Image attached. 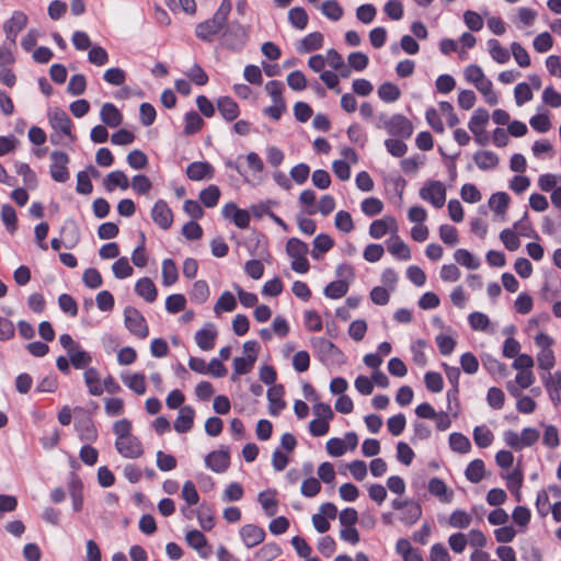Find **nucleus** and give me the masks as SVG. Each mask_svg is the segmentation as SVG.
<instances>
[{
    "label": "nucleus",
    "mask_w": 561,
    "mask_h": 561,
    "mask_svg": "<svg viewBox=\"0 0 561 561\" xmlns=\"http://www.w3.org/2000/svg\"><path fill=\"white\" fill-rule=\"evenodd\" d=\"M231 11L230 0H222L220 7L214 16L205 22L197 24L196 36L202 41L210 42L226 25L228 15Z\"/></svg>",
    "instance_id": "f257e3e1"
},
{
    "label": "nucleus",
    "mask_w": 561,
    "mask_h": 561,
    "mask_svg": "<svg viewBox=\"0 0 561 561\" xmlns=\"http://www.w3.org/2000/svg\"><path fill=\"white\" fill-rule=\"evenodd\" d=\"M465 79L474 85V88L484 96L485 102L495 105L499 102L496 93L493 91V84L489 80L482 68L477 65H470L465 69Z\"/></svg>",
    "instance_id": "f03ea898"
},
{
    "label": "nucleus",
    "mask_w": 561,
    "mask_h": 561,
    "mask_svg": "<svg viewBox=\"0 0 561 561\" xmlns=\"http://www.w3.org/2000/svg\"><path fill=\"white\" fill-rule=\"evenodd\" d=\"M286 252L291 257V268L297 273H307L309 262L306 259L308 245L297 238H290L286 243Z\"/></svg>",
    "instance_id": "7ed1b4c3"
},
{
    "label": "nucleus",
    "mask_w": 561,
    "mask_h": 561,
    "mask_svg": "<svg viewBox=\"0 0 561 561\" xmlns=\"http://www.w3.org/2000/svg\"><path fill=\"white\" fill-rule=\"evenodd\" d=\"M419 195L435 208H442L446 202V187L440 181L428 180L420 188Z\"/></svg>",
    "instance_id": "20e7f679"
},
{
    "label": "nucleus",
    "mask_w": 561,
    "mask_h": 561,
    "mask_svg": "<svg viewBox=\"0 0 561 561\" xmlns=\"http://www.w3.org/2000/svg\"><path fill=\"white\" fill-rule=\"evenodd\" d=\"M49 173L51 179L58 183H65L69 180L70 173L68 163L69 156L64 151H53L50 153Z\"/></svg>",
    "instance_id": "39448f33"
},
{
    "label": "nucleus",
    "mask_w": 561,
    "mask_h": 561,
    "mask_svg": "<svg viewBox=\"0 0 561 561\" xmlns=\"http://www.w3.org/2000/svg\"><path fill=\"white\" fill-rule=\"evenodd\" d=\"M205 465L216 473L225 472L230 466V453L228 448L222 447L209 453L205 457Z\"/></svg>",
    "instance_id": "423d86ee"
},
{
    "label": "nucleus",
    "mask_w": 561,
    "mask_h": 561,
    "mask_svg": "<svg viewBox=\"0 0 561 561\" xmlns=\"http://www.w3.org/2000/svg\"><path fill=\"white\" fill-rule=\"evenodd\" d=\"M398 222L392 216H385L381 219H376L369 226V236L374 239H381L388 232L393 236L398 233Z\"/></svg>",
    "instance_id": "0eeeda50"
},
{
    "label": "nucleus",
    "mask_w": 561,
    "mask_h": 561,
    "mask_svg": "<svg viewBox=\"0 0 561 561\" xmlns=\"http://www.w3.org/2000/svg\"><path fill=\"white\" fill-rule=\"evenodd\" d=\"M49 124L56 131H60L65 136H67L70 140H75L76 136L72 135L73 124L68 116V114L60 108H56L48 116Z\"/></svg>",
    "instance_id": "6e6552de"
},
{
    "label": "nucleus",
    "mask_w": 561,
    "mask_h": 561,
    "mask_svg": "<svg viewBox=\"0 0 561 561\" xmlns=\"http://www.w3.org/2000/svg\"><path fill=\"white\" fill-rule=\"evenodd\" d=\"M27 15L22 11H14L12 16L3 24L5 37L15 44L18 34L27 25Z\"/></svg>",
    "instance_id": "1a4fd4ad"
},
{
    "label": "nucleus",
    "mask_w": 561,
    "mask_h": 561,
    "mask_svg": "<svg viewBox=\"0 0 561 561\" xmlns=\"http://www.w3.org/2000/svg\"><path fill=\"white\" fill-rule=\"evenodd\" d=\"M490 115L484 108H477L468 124L470 131L474 135L476 141L478 144L484 145L485 139L482 138V134L484 131V127L488 124Z\"/></svg>",
    "instance_id": "9d476101"
},
{
    "label": "nucleus",
    "mask_w": 561,
    "mask_h": 561,
    "mask_svg": "<svg viewBox=\"0 0 561 561\" xmlns=\"http://www.w3.org/2000/svg\"><path fill=\"white\" fill-rule=\"evenodd\" d=\"M75 428L82 442L94 443L99 437L96 426L89 415L77 419L75 422Z\"/></svg>",
    "instance_id": "9b49d317"
},
{
    "label": "nucleus",
    "mask_w": 561,
    "mask_h": 561,
    "mask_svg": "<svg viewBox=\"0 0 561 561\" xmlns=\"http://www.w3.org/2000/svg\"><path fill=\"white\" fill-rule=\"evenodd\" d=\"M239 535H240L243 543L248 548H253V547L262 543L265 539L264 529L254 524L243 525L240 528Z\"/></svg>",
    "instance_id": "f8f14e48"
},
{
    "label": "nucleus",
    "mask_w": 561,
    "mask_h": 561,
    "mask_svg": "<svg viewBox=\"0 0 561 561\" xmlns=\"http://www.w3.org/2000/svg\"><path fill=\"white\" fill-rule=\"evenodd\" d=\"M214 174L213 165L206 161L192 162L186 168V175L192 181L211 180Z\"/></svg>",
    "instance_id": "ddd939ff"
},
{
    "label": "nucleus",
    "mask_w": 561,
    "mask_h": 561,
    "mask_svg": "<svg viewBox=\"0 0 561 561\" xmlns=\"http://www.w3.org/2000/svg\"><path fill=\"white\" fill-rule=\"evenodd\" d=\"M152 220L162 229H169L173 222V214L168 204L158 201L151 210Z\"/></svg>",
    "instance_id": "4468645a"
},
{
    "label": "nucleus",
    "mask_w": 561,
    "mask_h": 561,
    "mask_svg": "<svg viewBox=\"0 0 561 561\" xmlns=\"http://www.w3.org/2000/svg\"><path fill=\"white\" fill-rule=\"evenodd\" d=\"M386 128L389 134L404 138H409L413 133L411 122L402 115L392 116L386 124Z\"/></svg>",
    "instance_id": "2eb2a0df"
},
{
    "label": "nucleus",
    "mask_w": 561,
    "mask_h": 561,
    "mask_svg": "<svg viewBox=\"0 0 561 561\" xmlns=\"http://www.w3.org/2000/svg\"><path fill=\"white\" fill-rule=\"evenodd\" d=\"M218 335L217 329L213 323H206L195 334V342L203 351H210L215 346V341Z\"/></svg>",
    "instance_id": "dca6fc26"
},
{
    "label": "nucleus",
    "mask_w": 561,
    "mask_h": 561,
    "mask_svg": "<svg viewBox=\"0 0 561 561\" xmlns=\"http://www.w3.org/2000/svg\"><path fill=\"white\" fill-rule=\"evenodd\" d=\"M195 410L190 405L180 408L179 414L173 423V427L178 433H187L194 424Z\"/></svg>",
    "instance_id": "f3484780"
},
{
    "label": "nucleus",
    "mask_w": 561,
    "mask_h": 561,
    "mask_svg": "<svg viewBox=\"0 0 561 561\" xmlns=\"http://www.w3.org/2000/svg\"><path fill=\"white\" fill-rule=\"evenodd\" d=\"M100 118L106 126L116 128L123 122V114L115 104L106 102L101 107Z\"/></svg>",
    "instance_id": "a211bd4d"
},
{
    "label": "nucleus",
    "mask_w": 561,
    "mask_h": 561,
    "mask_svg": "<svg viewBox=\"0 0 561 561\" xmlns=\"http://www.w3.org/2000/svg\"><path fill=\"white\" fill-rule=\"evenodd\" d=\"M283 396L284 387L282 385H274L267 390L271 414L277 415L286 407Z\"/></svg>",
    "instance_id": "6ab92c4d"
},
{
    "label": "nucleus",
    "mask_w": 561,
    "mask_h": 561,
    "mask_svg": "<svg viewBox=\"0 0 561 561\" xmlns=\"http://www.w3.org/2000/svg\"><path fill=\"white\" fill-rule=\"evenodd\" d=\"M387 248L389 253L400 260L409 261L411 259L409 245L398 236V233L391 236Z\"/></svg>",
    "instance_id": "aec40b11"
},
{
    "label": "nucleus",
    "mask_w": 561,
    "mask_h": 561,
    "mask_svg": "<svg viewBox=\"0 0 561 561\" xmlns=\"http://www.w3.org/2000/svg\"><path fill=\"white\" fill-rule=\"evenodd\" d=\"M428 491L432 495L437 496L440 502L450 503L454 492L449 490L446 483L439 478H433L428 482Z\"/></svg>",
    "instance_id": "412c9836"
},
{
    "label": "nucleus",
    "mask_w": 561,
    "mask_h": 561,
    "mask_svg": "<svg viewBox=\"0 0 561 561\" xmlns=\"http://www.w3.org/2000/svg\"><path fill=\"white\" fill-rule=\"evenodd\" d=\"M83 377H84V382L88 387L89 393L91 396L98 397L103 393L102 381H101V377H100L98 369H95L93 367L87 368L83 374Z\"/></svg>",
    "instance_id": "4be33fe9"
},
{
    "label": "nucleus",
    "mask_w": 561,
    "mask_h": 561,
    "mask_svg": "<svg viewBox=\"0 0 561 561\" xmlns=\"http://www.w3.org/2000/svg\"><path fill=\"white\" fill-rule=\"evenodd\" d=\"M129 186V181L126 174L122 171H113L104 179V188L107 192H113L117 187L126 190Z\"/></svg>",
    "instance_id": "5701e85b"
},
{
    "label": "nucleus",
    "mask_w": 561,
    "mask_h": 561,
    "mask_svg": "<svg viewBox=\"0 0 561 561\" xmlns=\"http://www.w3.org/2000/svg\"><path fill=\"white\" fill-rule=\"evenodd\" d=\"M422 516V507L417 502L409 501L401 511L400 520L411 526L415 524Z\"/></svg>",
    "instance_id": "b1692460"
},
{
    "label": "nucleus",
    "mask_w": 561,
    "mask_h": 561,
    "mask_svg": "<svg viewBox=\"0 0 561 561\" xmlns=\"http://www.w3.org/2000/svg\"><path fill=\"white\" fill-rule=\"evenodd\" d=\"M226 43L232 49H240L247 42V31L243 26L238 25L230 28L226 34Z\"/></svg>",
    "instance_id": "393cba45"
},
{
    "label": "nucleus",
    "mask_w": 561,
    "mask_h": 561,
    "mask_svg": "<svg viewBox=\"0 0 561 561\" xmlns=\"http://www.w3.org/2000/svg\"><path fill=\"white\" fill-rule=\"evenodd\" d=\"M323 46V35L320 32H313L305 36L298 46V51L307 54Z\"/></svg>",
    "instance_id": "a878e982"
},
{
    "label": "nucleus",
    "mask_w": 561,
    "mask_h": 561,
    "mask_svg": "<svg viewBox=\"0 0 561 561\" xmlns=\"http://www.w3.org/2000/svg\"><path fill=\"white\" fill-rule=\"evenodd\" d=\"M117 453L125 458H137L140 456V444L136 436L123 439V447L115 445Z\"/></svg>",
    "instance_id": "bb28decb"
},
{
    "label": "nucleus",
    "mask_w": 561,
    "mask_h": 561,
    "mask_svg": "<svg viewBox=\"0 0 561 561\" xmlns=\"http://www.w3.org/2000/svg\"><path fill=\"white\" fill-rule=\"evenodd\" d=\"M218 111L227 121H233L239 115L238 104L229 96H222L217 101Z\"/></svg>",
    "instance_id": "cd10ccee"
},
{
    "label": "nucleus",
    "mask_w": 561,
    "mask_h": 561,
    "mask_svg": "<svg viewBox=\"0 0 561 561\" xmlns=\"http://www.w3.org/2000/svg\"><path fill=\"white\" fill-rule=\"evenodd\" d=\"M473 160L481 170L494 169L499 164L497 154L489 150L476 152Z\"/></svg>",
    "instance_id": "c85d7f7f"
},
{
    "label": "nucleus",
    "mask_w": 561,
    "mask_h": 561,
    "mask_svg": "<svg viewBox=\"0 0 561 561\" xmlns=\"http://www.w3.org/2000/svg\"><path fill=\"white\" fill-rule=\"evenodd\" d=\"M468 321L471 329L474 331L493 332V329L491 328V321L489 317L483 312L474 311L470 313Z\"/></svg>",
    "instance_id": "c756f323"
},
{
    "label": "nucleus",
    "mask_w": 561,
    "mask_h": 561,
    "mask_svg": "<svg viewBox=\"0 0 561 561\" xmlns=\"http://www.w3.org/2000/svg\"><path fill=\"white\" fill-rule=\"evenodd\" d=\"M333 244V239L329 234H318L313 239V249L311 251V256L318 260L322 253L330 251Z\"/></svg>",
    "instance_id": "7c9ffc66"
},
{
    "label": "nucleus",
    "mask_w": 561,
    "mask_h": 561,
    "mask_svg": "<svg viewBox=\"0 0 561 561\" xmlns=\"http://www.w3.org/2000/svg\"><path fill=\"white\" fill-rule=\"evenodd\" d=\"M131 422L127 419H122L116 421L113 424V432L116 436L115 445H121L123 447V439H127L131 435Z\"/></svg>",
    "instance_id": "2f4dec72"
},
{
    "label": "nucleus",
    "mask_w": 561,
    "mask_h": 561,
    "mask_svg": "<svg viewBox=\"0 0 561 561\" xmlns=\"http://www.w3.org/2000/svg\"><path fill=\"white\" fill-rule=\"evenodd\" d=\"M67 355L71 365L76 369H82L92 362L91 355L83 351L80 345L73 351L69 352Z\"/></svg>",
    "instance_id": "473e14b6"
},
{
    "label": "nucleus",
    "mask_w": 561,
    "mask_h": 561,
    "mask_svg": "<svg viewBox=\"0 0 561 561\" xmlns=\"http://www.w3.org/2000/svg\"><path fill=\"white\" fill-rule=\"evenodd\" d=\"M259 502L267 516H274L277 513V501L275 491L267 490L259 494Z\"/></svg>",
    "instance_id": "72a5a7b5"
},
{
    "label": "nucleus",
    "mask_w": 561,
    "mask_h": 561,
    "mask_svg": "<svg viewBox=\"0 0 561 561\" xmlns=\"http://www.w3.org/2000/svg\"><path fill=\"white\" fill-rule=\"evenodd\" d=\"M237 307V300L230 291H224L217 300L214 312L219 316L221 312H231Z\"/></svg>",
    "instance_id": "f704fd0d"
},
{
    "label": "nucleus",
    "mask_w": 561,
    "mask_h": 561,
    "mask_svg": "<svg viewBox=\"0 0 561 561\" xmlns=\"http://www.w3.org/2000/svg\"><path fill=\"white\" fill-rule=\"evenodd\" d=\"M184 134L194 135L202 129L204 126V119L195 111H191L185 114L184 118Z\"/></svg>",
    "instance_id": "c9c22d12"
},
{
    "label": "nucleus",
    "mask_w": 561,
    "mask_h": 561,
    "mask_svg": "<svg viewBox=\"0 0 561 561\" xmlns=\"http://www.w3.org/2000/svg\"><path fill=\"white\" fill-rule=\"evenodd\" d=\"M490 56L499 64H505L510 59L508 50L503 47L497 39H490L488 42Z\"/></svg>",
    "instance_id": "e433bc0d"
},
{
    "label": "nucleus",
    "mask_w": 561,
    "mask_h": 561,
    "mask_svg": "<svg viewBox=\"0 0 561 561\" xmlns=\"http://www.w3.org/2000/svg\"><path fill=\"white\" fill-rule=\"evenodd\" d=\"M320 9L322 14L331 21H339L344 13L343 8L336 0H325Z\"/></svg>",
    "instance_id": "4c0bfd02"
},
{
    "label": "nucleus",
    "mask_w": 561,
    "mask_h": 561,
    "mask_svg": "<svg viewBox=\"0 0 561 561\" xmlns=\"http://www.w3.org/2000/svg\"><path fill=\"white\" fill-rule=\"evenodd\" d=\"M465 474L470 482H480L484 477V462L481 459L472 460L468 465Z\"/></svg>",
    "instance_id": "58836bf2"
},
{
    "label": "nucleus",
    "mask_w": 561,
    "mask_h": 561,
    "mask_svg": "<svg viewBox=\"0 0 561 561\" xmlns=\"http://www.w3.org/2000/svg\"><path fill=\"white\" fill-rule=\"evenodd\" d=\"M288 20L294 27L298 30H305L309 18L304 8L295 7L291 8L288 12Z\"/></svg>",
    "instance_id": "ea45409f"
},
{
    "label": "nucleus",
    "mask_w": 561,
    "mask_h": 561,
    "mask_svg": "<svg viewBox=\"0 0 561 561\" xmlns=\"http://www.w3.org/2000/svg\"><path fill=\"white\" fill-rule=\"evenodd\" d=\"M348 290V282L346 279H340L331 282L324 288V295L331 299H337L343 297Z\"/></svg>",
    "instance_id": "a19ab883"
},
{
    "label": "nucleus",
    "mask_w": 561,
    "mask_h": 561,
    "mask_svg": "<svg viewBox=\"0 0 561 561\" xmlns=\"http://www.w3.org/2000/svg\"><path fill=\"white\" fill-rule=\"evenodd\" d=\"M455 261L469 268V270H477L480 266V262L478 259H476L472 253H470L466 249H458L454 253Z\"/></svg>",
    "instance_id": "79ce46f5"
},
{
    "label": "nucleus",
    "mask_w": 561,
    "mask_h": 561,
    "mask_svg": "<svg viewBox=\"0 0 561 561\" xmlns=\"http://www.w3.org/2000/svg\"><path fill=\"white\" fill-rule=\"evenodd\" d=\"M220 190L216 185H209L199 193V201L204 206L211 208L218 204Z\"/></svg>",
    "instance_id": "37998d69"
},
{
    "label": "nucleus",
    "mask_w": 561,
    "mask_h": 561,
    "mask_svg": "<svg viewBox=\"0 0 561 561\" xmlns=\"http://www.w3.org/2000/svg\"><path fill=\"white\" fill-rule=\"evenodd\" d=\"M494 439V435L486 426H477L473 430V440L480 448L489 447Z\"/></svg>",
    "instance_id": "c03bdc74"
},
{
    "label": "nucleus",
    "mask_w": 561,
    "mask_h": 561,
    "mask_svg": "<svg viewBox=\"0 0 561 561\" xmlns=\"http://www.w3.org/2000/svg\"><path fill=\"white\" fill-rule=\"evenodd\" d=\"M178 267L171 259L162 262V283L164 286H171L178 280Z\"/></svg>",
    "instance_id": "a18cd8bd"
},
{
    "label": "nucleus",
    "mask_w": 561,
    "mask_h": 561,
    "mask_svg": "<svg viewBox=\"0 0 561 561\" xmlns=\"http://www.w3.org/2000/svg\"><path fill=\"white\" fill-rule=\"evenodd\" d=\"M125 325L136 336H140V313L136 308L125 309Z\"/></svg>",
    "instance_id": "49530a36"
},
{
    "label": "nucleus",
    "mask_w": 561,
    "mask_h": 561,
    "mask_svg": "<svg viewBox=\"0 0 561 561\" xmlns=\"http://www.w3.org/2000/svg\"><path fill=\"white\" fill-rule=\"evenodd\" d=\"M185 539H186L187 545L191 548L198 551L204 558L207 557L206 553L202 552V550L207 545V539L203 533H201L199 530H190V531H187Z\"/></svg>",
    "instance_id": "de8ad7c7"
},
{
    "label": "nucleus",
    "mask_w": 561,
    "mask_h": 561,
    "mask_svg": "<svg viewBox=\"0 0 561 561\" xmlns=\"http://www.w3.org/2000/svg\"><path fill=\"white\" fill-rule=\"evenodd\" d=\"M1 219L8 231L13 233L18 228L16 211L13 206L4 204L1 207Z\"/></svg>",
    "instance_id": "09e8293b"
},
{
    "label": "nucleus",
    "mask_w": 561,
    "mask_h": 561,
    "mask_svg": "<svg viewBox=\"0 0 561 561\" xmlns=\"http://www.w3.org/2000/svg\"><path fill=\"white\" fill-rule=\"evenodd\" d=\"M449 445L454 451L467 454L471 449L469 438L460 433H453L449 436Z\"/></svg>",
    "instance_id": "8fccbe9b"
},
{
    "label": "nucleus",
    "mask_w": 561,
    "mask_h": 561,
    "mask_svg": "<svg viewBox=\"0 0 561 561\" xmlns=\"http://www.w3.org/2000/svg\"><path fill=\"white\" fill-rule=\"evenodd\" d=\"M312 344L323 356L337 357L342 355L340 350L324 337L314 339Z\"/></svg>",
    "instance_id": "3c124183"
},
{
    "label": "nucleus",
    "mask_w": 561,
    "mask_h": 561,
    "mask_svg": "<svg viewBox=\"0 0 561 561\" xmlns=\"http://www.w3.org/2000/svg\"><path fill=\"white\" fill-rule=\"evenodd\" d=\"M112 271L114 276L118 279L127 278L134 273V268L126 256H122L115 261L112 265Z\"/></svg>",
    "instance_id": "603ef678"
},
{
    "label": "nucleus",
    "mask_w": 561,
    "mask_h": 561,
    "mask_svg": "<svg viewBox=\"0 0 561 561\" xmlns=\"http://www.w3.org/2000/svg\"><path fill=\"white\" fill-rule=\"evenodd\" d=\"M508 202V195L506 193L499 192L490 197L489 206L494 213L503 215L507 209Z\"/></svg>",
    "instance_id": "864d4df0"
},
{
    "label": "nucleus",
    "mask_w": 561,
    "mask_h": 561,
    "mask_svg": "<svg viewBox=\"0 0 561 561\" xmlns=\"http://www.w3.org/2000/svg\"><path fill=\"white\" fill-rule=\"evenodd\" d=\"M265 91L271 96L273 104H286L283 98L284 84L280 81L272 80L265 84Z\"/></svg>",
    "instance_id": "5fc2aeb1"
},
{
    "label": "nucleus",
    "mask_w": 561,
    "mask_h": 561,
    "mask_svg": "<svg viewBox=\"0 0 561 561\" xmlns=\"http://www.w3.org/2000/svg\"><path fill=\"white\" fill-rule=\"evenodd\" d=\"M378 95L385 102H394L400 98L401 92L396 84L385 82L378 88Z\"/></svg>",
    "instance_id": "6e6d98bb"
},
{
    "label": "nucleus",
    "mask_w": 561,
    "mask_h": 561,
    "mask_svg": "<svg viewBox=\"0 0 561 561\" xmlns=\"http://www.w3.org/2000/svg\"><path fill=\"white\" fill-rule=\"evenodd\" d=\"M506 484L511 492L516 496L517 501H520V488L523 485V472L518 469L512 471L506 476Z\"/></svg>",
    "instance_id": "4d7b16f0"
},
{
    "label": "nucleus",
    "mask_w": 561,
    "mask_h": 561,
    "mask_svg": "<svg viewBox=\"0 0 561 561\" xmlns=\"http://www.w3.org/2000/svg\"><path fill=\"white\" fill-rule=\"evenodd\" d=\"M472 517L466 511L456 510L450 514L449 525L453 528H467L470 526Z\"/></svg>",
    "instance_id": "13d9d810"
},
{
    "label": "nucleus",
    "mask_w": 561,
    "mask_h": 561,
    "mask_svg": "<svg viewBox=\"0 0 561 561\" xmlns=\"http://www.w3.org/2000/svg\"><path fill=\"white\" fill-rule=\"evenodd\" d=\"M538 368L550 371L556 365V356L553 350L539 351L536 355Z\"/></svg>",
    "instance_id": "bf43d9fd"
},
{
    "label": "nucleus",
    "mask_w": 561,
    "mask_h": 561,
    "mask_svg": "<svg viewBox=\"0 0 561 561\" xmlns=\"http://www.w3.org/2000/svg\"><path fill=\"white\" fill-rule=\"evenodd\" d=\"M279 553L280 548L278 547V545L268 542L256 551L255 558L259 561H272L275 558H277Z\"/></svg>",
    "instance_id": "052dcab7"
},
{
    "label": "nucleus",
    "mask_w": 561,
    "mask_h": 561,
    "mask_svg": "<svg viewBox=\"0 0 561 561\" xmlns=\"http://www.w3.org/2000/svg\"><path fill=\"white\" fill-rule=\"evenodd\" d=\"M209 297V287L205 280H197L194 283L191 299L197 304H204Z\"/></svg>",
    "instance_id": "680f3d73"
},
{
    "label": "nucleus",
    "mask_w": 561,
    "mask_h": 561,
    "mask_svg": "<svg viewBox=\"0 0 561 561\" xmlns=\"http://www.w3.org/2000/svg\"><path fill=\"white\" fill-rule=\"evenodd\" d=\"M334 225L336 229L344 233H350L354 229V222L348 211L340 210L335 215Z\"/></svg>",
    "instance_id": "e2e57ef3"
},
{
    "label": "nucleus",
    "mask_w": 561,
    "mask_h": 561,
    "mask_svg": "<svg viewBox=\"0 0 561 561\" xmlns=\"http://www.w3.org/2000/svg\"><path fill=\"white\" fill-rule=\"evenodd\" d=\"M439 238L445 244L450 247H454L459 242L458 231L450 225H442L439 227Z\"/></svg>",
    "instance_id": "0e129e2a"
},
{
    "label": "nucleus",
    "mask_w": 561,
    "mask_h": 561,
    "mask_svg": "<svg viewBox=\"0 0 561 561\" xmlns=\"http://www.w3.org/2000/svg\"><path fill=\"white\" fill-rule=\"evenodd\" d=\"M512 55L518 66L526 68L530 66V57L527 50L517 42L511 44Z\"/></svg>",
    "instance_id": "69168bd1"
},
{
    "label": "nucleus",
    "mask_w": 561,
    "mask_h": 561,
    "mask_svg": "<svg viewBox=\"0 0 561 561\" xmlns=\"http://www.w3.org/2000/svg\"><path fill=\"white\" fill-rule=\"evenodd\" d=\"M186 299L182 294L170 295L165 300V309L170 313H178L185 309Z\"/></svg>",
    "instance_id": "338daca9"
},
{
    "label": "nucleus",
    "mask_w": 561,
    "mask_h": 561,
    "mask_svg": "<svg viewBox=\"0 0 561 561\" xmlns=\"http://www.w3.org/2000/svg\"><path fill=\"white\" fill-rule=\"evenodd\" d=\"M500 239L508 251H516L520 247L518 234L512 229L502 230Z\"/></svg>",
    "instance_id": "774afa93"
}]
</instances>
